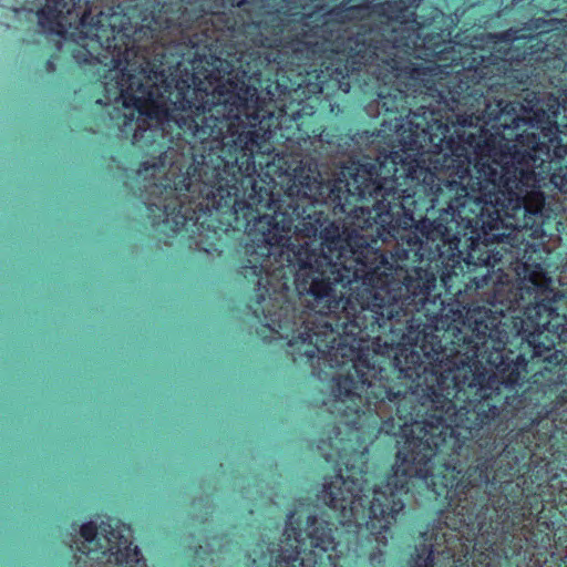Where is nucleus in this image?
<instances>
[{"mask_svg": "<svg viewBox=\"0 0 567 567\" xmlns=\"http://www.w3.org/2000/svg\"><path fill=\"white\" fill-rule=\"evenodd\" d=\"M297 102L278 111L256 106V130H244L237 171L236 215L230 233L246 236L237 275L251 293L247 303L293 296H313L331 302L332 288L350 287L403 275L360 230L375 229L378 237L406 244L399 256L415 267L441 268L422 250L421 220L434 218L431 183L435 175L426 159L405 151L383 159L351 161L327 177L311 154L319 144L334 156L343 151L337 126L318 122L322 95L319 82L300 84ZM285 102V97L280 102Z\"/></svg>", "mask_w": 567, "mask_h": 567, "instance_id": "nucleus-1", "label": "nucleus"}, {"mask_svg": "<svg viewBox=\"0 0 567 567\" xmlns=\"http://www.w3.org/2000/svg\"><path fill=\"white\" fill-rule=\"evenodd\" d=\"M441 268L412 267L403 275H385L384 278L361 281L346 287L344 297L332 288L336 302L317 303L313 296H293L267 300L265 303H247L252 316L270 331L286 339L300 355L311 360L318 353L331 354L338 364L351 363L344 375L333 379L331 391L336 401L344 405V414L353 415V425L361 417H373L369 426L368 440L372 443L381 433L395 436L398 426L393 416L378 421L381 405L390 403L395 415L402 422L403 444L412 434L419 436L420 427L430 415H442L444 409L440 402L445 393L440 390L441 374L461 365H474L485 362L497 368L504 381L517 385L522 362L514 363L508 371L504 364L502 348L518 337L523 340L524 321L513 316L505 306L491 307L476 303L464 309H450L442 320V330L437 327H424L411 337L406 343H388L382 336L399 329L400 323L413 320L415 312L427 310L426 305L433 293ZM456 375V372H455ZM359 430L358 426H354ZM365 437L360 442L361 450L351 454L338 452L344 468L339 467L333 475L347 476V466L360 465V455L369 452ZM398 454H395L396 456ZM392 472L380 483L373 475L374 488L383 484Z\"/></svg>", "mask_w": 567, "mask_h": 567, "instance_id": "nucleus-2", "label": "nucleus"}, {"mask_svg": "<svg viewBox=\"0 0 567 567\" xmlns=\"http://www.w3.org/2000/svg\"><path fill=\"white\" fill-rule=\"evenodd\" d=\"M444 0H391L374 7V12L413 31L430 30L423 38L426 54L435 62L422 63L437 69L429 82L415 80L409 89V114L402 116L396 132L406 151L429 147L427 161L436 176L431 183L434 218L421 220L423 243L431 258L443 260L441 284L445 292L458 296L477 290L486 279L471 278L464 285L460 237L465 217L481 205V196L491 190L487 179H496L501 166L511 162L513 145L524 132H534L528 120L518 114V105L499 100L486 102L485 90L514 78L525 85L538 82L567 94V32L540 30L512 44L499 56L477 44L467 31L455 32L457 13H445ZM546 103L537 100L534 105ZM533 106V104L530 105ZM532 111V107H529ZM483 200V197H482Z\"/></svg>", "mask_w": 567, "mask_h": 567, "instance_id": "nucleus-3", "label": "nucleus"}, {"mask_svg": "<svg viewBox=\"0 0 567 567\" xmlns=\"http://www.w3.org/2000/svg\"><path fill=\"white\" fill-rule=\"evenodd\" d=\"M133 63L122 72L123 106L158 125L176 127L177 143L187 165L178 166L173 179L178 198L174 203L153 206L161 213L152 226L163 224L173 236L192 228L230 233L236 215L237 171L245 127L238 114L251 102L256 90L245 83V75L217 84L212 92L203 87L197 73H187L175 81L173 107L154 97L153 86L132 71ZM245 72L241 71V74Z\"/></svg>", "mask_w": 567, "mask_h": 567, "instance_id": "nucleus-4", "label": "nucleus"}, {"mask_svg": "<svg viewBox=\"0 0 567 567\" xmlns=\"http://www.w3.org/2000/svg\"><path fill=\"white\" fill-rule=\"evenodd\" d=\"M561 104L558 97L549 96L546 103L537 102L532 106L530 130L517 136L513 145L511 162L501 166L496 179H487L491 190L483 194V200L475 212L465 217L460 237L463 250L461 264L464 267V285H472L471 278L488 280L492 270L503 271L516 264L514 281H501L495 286V305L505 306L511 312H522L528 320L545 318L563 320L559 315L553 279L548 275L547 258L539 245L524 238L519 243L518 234L495 233L502 224V213L525 209L526 223L535 236L544 234L549 219L544 215L545 195L536 186L535 168L543 162V155L550 156V165L567 164V122H558ZM482 197V195H480Z\"/></svg>", "mask_w": 567, "mask_h": 567, "instance_id": "nucleus-5", "label": "nucleus"}, {"mask_svg": "<svg viewBox=\"0 0 567 567\" xmlns=\"http://www.w3.org/2000/svg\"><path fill=\"white\" fill-rule=\"evenodd\" d=\"M368 451L360 455L359 466H347V476L341 473L324 478L320 499L336 514L339 523L359 535L367 532L374 538L367 555L372 567H382L391 527L403 511L408 493L399 491V483L392 484L390 476L374 488L373 475L367 470Z\"/></svg>", "mask_w": 567, "mask_h": 567, "instance_id": "nucleus-6", "label": "nucleus"}, {"mask_svg": "<svg viewBox=\"0 0 567 567\" xmlns=\"http://www.w3.org/2000/svg\"><path fill=\"white\" fill-rule=\"evenodd\" d=\"M147 8L123 7L122 4L102 8V0H45L44 6L38 11L39 24L43 29L53 31L61 25L62 19H76L79 27L75 40L79 48L72 52L73 59L79 64H100L104 71H124L131 65V61L137 56L141 42L146 39H137L134 35L132 48L127 45V54L123 53L125 39H122L120 30L128 28L124 21L114 20L113 14H125L130 19V25L140 28L144 24L142 16Z\"/></svg>", "mask_w": 567, "mask_h": 567, "instance_id": "nucleus-7", "label": "nucleus"}, {"mask_svg": "<svg viewBox=\"0 0 567 567\" xmlns=\"http://www.w3.org/2000/svg\"><path fill=\"white\" fill-rule=\"evenodd\" d=\"M254 0H181L179 2L163 3L159 9H146L140 28L130 25L125 14H113L114 20L124 21L128 28L120 30L122 39L127 41L122 49L127 54V45L132 47L134 35L137 39L156 40L162 33L185 34L200 32L207 41H218L219 37L233 33L239 27V21L231 9L249 13Z\"/></svg>", "mask_w": 567, "mask_h": 567, "instance_id": "nucleus-8", "label": "nucleus"}, {"mask_svg": "<svg viewBox=\"0 0 567 567\" xmlns=\"http://www.w3.org/2000/svg\"><path fill=\"white\" fill-rule=\"evenodd\" d=\"M307 32L302 31L296 34H287V40L281 49L277 52H270L266 54L265 61L266 64L269 62H275L278 65L289 66L290 71H297L296 79H291L285 74H277V78L274 81H270L264 94H266L268 100L269 110L278 111L280 107V99L285 97V104L288 102H297V99L301 100V96H292V90H296L300 84L319 82L322 87V92L324 89L331 90L332 92H340V90L332 86V82L329 81V76L326 72V65L328 62L322 64L323 68L317 69L313 68L316 62L320 60L326 48L323 43L319 41H308Z\"/></svg>", "mask_w": 567, "mask_h": 567, "instance_id": "nucleus-9", "label": "nucleus"}, {"mask_svg": "<svg viewBox=\"0 0 567 567\" xmlns=\"http://www.w3.org/2000/svg\"><path fill=\"white\" fill-rule=\"evenodd\" d=\"M302 525L301 517H296V512L291 511L287 516L285 533L299 544L307 540L309 548L278 556L272 567H338L342 550L339 549L334 523L308 515L305 529Z\"/></svg>", "mask_w": 567, "mask_h": 567, "instance_id": "nucleus-10", "label": "nucleus"}, {"mask_svg": "<svg viewBox=\"0 0 567 567\" xmlns=\"http://www.w3.org/2000/svg\"><path fill=\"white\" fill-rule=\"evenodd\" d=\"M83 543L78 547L84 560L74 556L76 567H148L141 549L109 522L80 526Z\"/></svg>", "mask_w": 567, "mask_h": 567, "instance_id": "nucleus-11", "label": "nucleus"}, {"mask_svg": "<svg viewBox=\"0 0 567 567\" xmlns=\"http://www.w3.org/2000/svg\"><path fill=\"white\" fill-rule=\"evenodd\" d=\"M255 51L250 53L241 52L238 56H231V53H228L230 59H223L220 56H212L213 70L208 72V74L204 75L203 87H207L209 92L214 90V87L219 83H227L228 80L235 81V79H239L241 75V71L245 72V83L247 85L254 87L256 93L252 101L247 103V107H243V111L238 114L240 124L246 130H256L258 126H255V120L249 115L254 112L255 105L261 106L269 110L267 96H260L257 87L254 84V80L256 76L260 75V68L266 64L265 56L261 58L259 54L255 56Z\"/></svg>", "mask_w": 567, "mask_h": 567, "instance_id": "nucleus-12", "label": "nucleus"}, {"mask_svg": "<svg viewBox=\"0 0 567 567\" xmlns=\"http://www.w3.org/2000/svg\"><path fill=\"white\" fill-rule=\"evenodd\" d=\"M550 168H553V172L550 173L549 182L553 185L555 189L560 192L561 194L567 195V164H558V165H550ZM523 214V227L529 233V236L534 239H540L548 237L551 235V231L555 229L560 235H564L567 240V208H563V210L558 214L555 213L550 207L547 206V203L545 202L544 206V215L548 217L549 224L546 225L544 229V234L540 236H535L533 233V228L526 223L525 218V209L519 208L517 212H508V214L501 215L502 224L499 225V228L495 230V233L499 234H506L503 231V225H504V217H516L518 214ZM516 234L519 235L517 231ZM522 239L519 236L517 237V240L514 243H519ZM558 284L561 287V293L567 295V264L564 266V268L560 270L558 275Z\"/></svg>", "mask_w": 567, "mask_h": 567, "instance_id": "nucleus-13", "label": "nucleus"}, {"mask_svg": "<svg viewBox=\"0 0 567 567\" xmlns=\"http://www.w3.org/2000/svg\"><path fill=\"white\" fill-rule=\"evenodd\" d=\"M287 23L278 13L271 12L264 19L252 22L251 42L259 49L277 53L287 40Z\"/></svg>", "mask_w": 567, "mask_h": 567, "instance_id": "nucleus-14", "label": "nucleus"}, {"mask_svg": "<svg viewBox=\"0 0 567 567\" xmlns=\"http://www.w3.org/2000/svg\"><path fill=\"white\" fill-rule=\"evenodd\" d=\"M362 6L352 4L351 0H343L334 3L331 8L326 10L324 17L337 22L339 25L350 22L362 10Z\"/></svg>", "mask_w": 567, "mask_h": 567, "instance_id": "nucleus-15", "label": "nucleus"}, {"mask_svg": "<svg viewBox=\"0 0 567 567\" xmlns=\"http://www.w3.org/2000/svg\"><path fill=\"white\" fill-rule=\"evenodd\" d=\"M413 567H435V550L433 545H430L427 548L423 561L416 563Z\"/></svg>", "mask_w": 567, "mask_h": 567, "instance_id": "nucleus-16", "label": "nucleus"}, {"mask_svg": "<svg viewBox=\"0 0 567 567\" xmlns=\"http://www.w3.org/2000/svg\"><path fill=\"white\" fill-rule=\"evenodd\" d=\"M45 71L52 73L55 71V63L52 59H48L44 63Z\"/></svg>", "mask_w": 567, "mask_h": 567, "instance_id": "nucleus-17", "label": "nucleus"}, {"mask_svg": "<svg viewBox=\"0 0 567 567\" xmlns=\"http://www.w3.org/2000/svg\"><path fill=\"white\" fill-rule=\"evenodd\" d=\"M333 430L336 432V436H338L340 434V429L338 426H334Z\"/></svg>", "mask_w": 567, "mask_h": 567, "instance_id": "nucleus-18", "label": "nucleus"}, {"mask_svg": "<svg viewBox=\"0 0 567 567\" xmlns=\"http://www.w3.org/2000/svg\"><path fill=\"white\" fill-rule=\"evenodd\" d=\"M146 73V70L144 68L141 66V71H140V74H145Z\"/></svg>", "mask_w": 567, "mask_h": 567, "instance_id": "nucleus-19", "label": "nucleus"}, {"mask_svg": "<svg viewBox=\"0 0 567 567\" xmlns=\"http://www.w3.org/2000/svg\"><path fill=\"white\" fill-rule=\"evenodd\" d=\"M177 164H178V161H172V162H171V165H172V166H175V165H177Z\"/></svg>", "mask_w": 567, "mask_h": 567, "instance_id": "nucleus-20", "label": "nucleus"}, {"mask_svg": "<svg viewBox=\"0 0 567 567\" xmlns=\"http://www.w3.org/2000/svg\"><path fill=\"white\" fill-rule=\"evenodd\" d=\"M538 21L539 19L536 20V28H539Z\"/></svg>", "mask_w": 567, "mask_h": 567, "instance_id": "nucleus-21", "label": "nucleus"}]
</instances>
